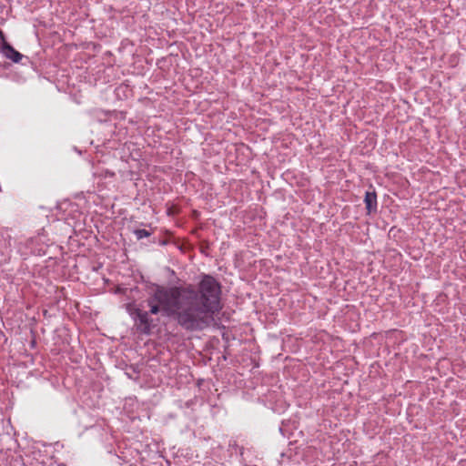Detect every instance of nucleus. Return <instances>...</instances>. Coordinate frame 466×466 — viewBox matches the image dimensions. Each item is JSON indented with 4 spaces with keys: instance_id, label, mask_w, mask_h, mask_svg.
<instances>
[{
    "instance_id": "nucleus-2",
    "label": "nucleus",
    "mask_w": 466,
    "mask_h": 466,
    "mask_svg": "<svg viewBox=\"0 0 466 466\" xmlns=\"http://www.w3.org/2000/svg\"><path fill=\"white\" fill-rule=\"evenodd\" d=\"M131 315L136 320L139 321L137 329L144 333L149 334L151 330V319H149L148 312L143 311L140 309H135Z\"/></svg>"
},
{
    "instance_id": "nucleus-5",
    "label": "nucleus",
    "mask_w": 466,
    "mask_h": 466,
    "mask_svg": "<svg viewBox=\"0 0 466 466\" xmlns=\"http://www.w3.org/2000/svg\"><path fill=\"white\" fill-rule=\"evenodd\" d=\"M134 234L136 235L137 239H141L151 235V233L146 229H136L134 230Z\"/></svg>"
},
{
    "instance_id": "nucleus-6",
    "label": "nucleus",
    "mask_w": 466,
    "mask_h": 466,
    "mask_svg": "<svg viewBox=\"0 0 466 466\" xmlns=\"http://www.w3.org/2000/svg\"><path fill=\"white\" fill-rule=\"evenodd\" d=\"M2 35H4V33L0 30V39L2 40Z\"/></svg>"
},
{
    "instance_id": "nucleus-1",
    "label": "nucleus",
    "mask_w": 466,
    "mask_h": 466,
    "mask_svg": "<svg viewBox=\"0 0 466 466\" xmlns=\"http://www.w3.org/2000/svg\"><path fill=\"white\" fill-rule=\"evenodd\" d=\"M220 285L211 276H205L198 289L181 288H157L147 299L151 314L164 311L175 317L178 325L187 331L208 328L214 314L220 310Z\"/></svg>"
},
{
    "instance_id": "nucleus-4",
    "label": "nucleus",
    "mask_w": 466,
    "mask_h": 466,
    "mask_svg": "<svg viewBox=\"0 0 466 466\" xmlns=\"http://www.w3.org/2000/svg\"><path fill=\"white\" fill-rule=\"evenodd\" d=\"M364 202L366 204V208L369 213L372 210H375L377 208V195L373 192H366Z\"/></svg>"
},
{
    "instance_id": "nucleus-3",
    "label": "nucleus",
    "mask_w": 466,
    "mask_h": 466,
    "mask_svg": "<svg viewBox=\"0 0 466 466\" xmlns=\"http://www.w3.org/2000/svg\"><path fill=\"white\" fill-rule=\"evenodd\" d=\"M1 51L6 58L15 63H18L23 57L22 54L16 51L9 43L6 42L5 35H2Z\"/></svg>"
}]
</instances>
